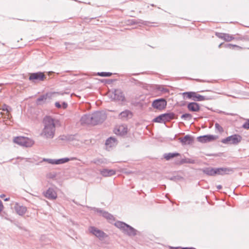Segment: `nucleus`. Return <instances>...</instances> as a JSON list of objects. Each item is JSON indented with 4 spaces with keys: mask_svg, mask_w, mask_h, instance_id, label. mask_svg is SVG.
I'll use <instances>...</instances> for the list:
<instances>
[{
    "mask_svg": "<svg viewBox=\"0 0 249 249\" xmlns=\"http://www.w3.org/2000/svg\"><path fill=\"white\" fill-rule=\"evenodd\" d=\"M102 113L100 112H97L92 115H88L83 116L81 121L82 124H96L101 122V117Z\"/></svg>",
    "mask_w": 249,
    "mask_h": 249,
    "instance_id": "f257e3e1",
    "label": "nucleus"
},
{
    "mask_svg": "<svg viewBox=\"0 0 249 249\" xmlns=\"http://www.w3.org/2000/svg\"><path fill=\"white\" fill-rule=\"evenodd\" d=\"M59 126L60 123L58 120L48 117V139L53 137L56 128Z\"/></svg>",
    "mask_w": 249,
    "mask_h": 249,
    "instance_id": "f03ea898",
    "label": "nucleus"
},
{
    "mask_svg": "<svg viewBox=\"0 0 249 249\" xmlns=\"http://www.w3.org/2000/svg\"><path fill=\"white\" fill-rule=\"evenodd\" d=\"M182 95L184 98L186 97L188 99H192L195 101H203L211 99V98L209 97L202 96L197 92L194 91L184 92L182 93Z\"/></svg>",
    "mask_w": 249,
    "mask_h": 249,
    "instance_id": "7ed1b4c3",
    "label": "nucleus"
},
{
    "mask_svg": "<svg viewBox=\"0 0 249 249\" xmlns=\"http://www.w3.org/2000/svg\"><path fill=\"white\" fill-rule=\"evenodd\" d=\"M14 142L19 145L26 147H31L34 144V141L29 138L19 136L14 138Z\"/></svg>",
    "mask_w": 249,
    "mask_h": 249,
    "instance_id": "20e7f679",
    "label": "nucleus"
},
{
    "mask_svg": "<svg viewBox=\"0 0 249 249\" xmlns=\"http://www.w3.org/2000/svg\"><path fill=\"white\" fill-rule=\"evenodd\" d=\"M242 139V138L240 135L235 134L222 139L221 142L224 144H237L241 141Z\"/></svg>",
    "mask_w": 249,
    "mask_h": 249,
    "instance_id": "39448f33",
    "label": "nucleus"
},
{
    "mask_svg": "<svg viewBox=\"0 0 249 249\" xmlns=\"http://www.w3.org/2000/svg\"><path fill=\"white\" fill-rule=\"evenodd\" d=\"M45 78V75L43 72H37L30 74L29 80L33 82L36 83L43 81Z\"/></svg>",
    "mask_w": 249,
    "mask_h": 249,
    "instance_id": "423d86ee",
    "label": "nucleus"
},
{
    "mask_svg": "<svg viewBox=\"0 0 249 249\" xmlns=\"http://www.w3.org/2000/svg\"><path fill=\"white\" fill-rule=\"evenodd\" d=\"M174 114L167 113L160 115L154 119V122L157 123H165L166 122L169 121L170 120L174 118Z\"/></svg>",
    "mask_w": 249,
    "mask_h": 249,
    "instance_id": "0eeeda50",
    "label": "nucleus"
},
{
    "mask_svg": "<svg viewBox=\"0 0 249 249\" xmlns=\"http://www.w3.org/2000/svg\"><path fill=\"white\" fill-rule=\"evenodd\" d=\"M108 94L112 99L114 100L123 101L124 99V97L120 90L116 89L114 91L109 92Z\"/></svg>",
    "mask_w": 249,
    "mask_h": 249,
    "instance_id": "6e6552de",
    "label": "nucleus"
},
{
    "mask_svg": "<svg viewBox=\"0 0 249 249\" xmlns=\"http://www.w3.org/2000/svg\"><path fill=\"white\" fill-rule=\"evenodd\" d=\"M167 105V102L163 99H157L153 101L152 106L154 108L159 110H162Z\"/></svg>",
    "mask_w": 249,
    "mask_h": 249,
    "instance_id": "1a4fd4ad",
    "label": "nucleus"
},
{
    "mask_svg": "<svg viewBox=\"0 0 249 249\" xmlns=\"http://www.w3.org/2000/svg\"><path fill=\"white\" fill-rule=\"evenodd\" d=\"M216 139L217 137L212 135H204L197 138L198 141L202 143L213 141Z\"/></svg>",
    "mask_w": 249,
    "mask_h": 249,
    "instance_id": "9d476101",
    "label": "nucleus"
},
{
    "mask_svg": "<svg viewBox=\"0 0 249 249\" xmlns=\"http://www.w3.org/2000/svg\"><path fill=\"white\" fill-rule=\"evenodd\" d=\"M89 231L98 238H104L107 236L105 233L94 227H89Z\"/></svg>",
    "mask_w": 249,
    "mask_h": 249,
    "instance_id": "9b49d317",
    "label": "nucleus"
},
{
    "mask_svg": "<svg viewBox=\"0 0 249 249\" xmlns=\"http://www.w3.org/2000/svg\"><path fill=\"white\" fill-rule=\"evenodd\" d=\"M114 132L118 135H124L127 132V128L124 125H120L114 129Z\"/></svg>",
    "mask_w": 249,
    "mask_h": 249,
    "instance_id": "f8f14e48",
    "label": "nucleus"
},
{
    "mask_svg": "<svg viewBox=\"0 0 249 249\" xmlns=\"http://www.w3.org/2000/svg\"><path fill=\"white\" fill-rule=\"evenodd\" d=\"M14 209L17 214L19 215H23L27 211V208L26 207L20 205L18 203H16L14 206Z\"/></svg>",
    "mask_w": 249,
    "mask_h": 249,
    "instance_id": "ddd939ff",
    "label": "nucleus"
},
{
    "mask_svg": "<svg viewBox=\"0 0 249 249\" xmlns=\"http://www.w3.org/2000/svg\"><path fill=\"white\" fill-rule=\"evenodd\" d=\"M216 36L226 41L229 42L233 40L234 37L231 35L226 33H218Z\"/></svg>",
    "mask_w": 249,
    "mask_h": 249,
    "instance_id": "4468645a",
    "label": "nucleus"
},
{
    "mask_svg": "<svg viewBox=\"0 0 249 249\" xmlns=\"http://www.w3.org/2000/svg\"><path fill=\"white\" fill-rule=\"evenodd\" d=\"M187 108L190 111L198 112L200 110V106L196 102H191L188 104Z\"/></svg>",
    "mask_w": 249,
    "mask_h": 249,
    "instance_id": "2eb2a0df",
    "label": "nucleus"
},
{
    "mask_svg": "<svg viewBox=\"0 0 249 249\" xmlns=\"http://www.w3.org/2000/svg\"><path fill=\"white\" fill-rule=\"evenodd\" d=\"M232 170L228 168H215V175H224L228 174Z\"/></svg>",
    "mask_w": 249,
    "mask_h": 249,
    "instance_id": "dca6fc26",
    "label": "nucleus"
},
{
    "mask_svg": "<svg viewBox=\"0 0 249 249\" xmlns=\"http://www.w3.org/2000/svg\"><path fill=\"white\" fill-rule=\"evenodd\" d=\"M43 124H44V128L42 131L39 133V136L41 137L46 138L47 137V116L43 118Z\"/></svg>",
    "mask_w": 249,
    "mask_h": 249,
    "instance_id": "f3484780",
    "label": "nucleus"
},
{
    "mask_svg": "<svg viewBox=\"0 0 249 249\" xmlns=\"http://www.w3.org/2000/svg\"><path fill=\"white\" fill-rule=\"evenodd\" d=\"M179 140L183 144H189L193 142L192 137L188 135H186L183 138H180Z\"/></svg>",
    "mask_w": 249,
    "mask_h": 249,
    "instance_id": "a211bd4d",
    "label": "nucleus"
},
{
    "mask_svg": "<svg viewBox=\"0 0 249 249\" xmlns=\"http://www.w3.org/2000/svg\"><path fill=\"white\" fill-rule=\"evenodd\" d=\"M47 100V93L44 94L39 96L36 101V103L37 105H41L46 102Z\"/></svg>",
    "mask_w": 249,
    "mask_h": 249,
    "instance_id": "6ab92c4d",
    "label": "nucleus"
},
{
    "mask_svg": "<svg viewBox=\"0 0 249 249\" xmlns=\"http://www.w3.org/2000/svg\"><path fill=\"white\" fill-rule=\"evenodd\" d=\"M101 173L105 177H109L115 175L116 172L112 169H104L101 171Z\"/></svg>",
    "mask_w": 249,
    "mask_h": 249,
    "instance_id": "aec40b11",
    "label": "nucleus"
},
{
    "mask_svg": "<svg viewBox=\"0 0 249 249\" xmlns=\"http://www.w3.org/2000/svg\"><path fill=\"white\" fill-rule=\"evenodd\" d=\"M57 197V194L53 189L50 188L48 190V198L54 199Z\"/></svg>",
    "mask_w": 249,
    "mask_h": 249,
    "instance_id": "412c9836",
    "label": "nucleus"
},
{
    "mask_svg": "<svg viewBox=\"0 0 249 249\" xmlns=\"http://www.w3.org/2000/svg\"><path fill=\"white\" fill-rule=\"evenodd\" d=\"M116 144L117 142L115 139L112 137L108 139L106 142V144L109 147L114 146L116 145Z\"/></svg>",
    "mask_w": 249,
    "mask_h": 249,
    "instance_id": "4be33fe9",
    "label": "nucleus"
},
{
    "mask_svg": "<svg viewBox=\"0 0 249 249\" xmlns=\"http://www.w3.org/2000/svg\"><path fill=\"white\" fill-rule=\"evenodd\" d=\"M180 156V154L178 153H168L164 155V158L166 160H168L174 158V157Z\"/></svg>",
    "mask_w": 249,
    "mask_h": 249,
    "instance_id": "5701e85b",
    "label": "nucleus"
},
{
    "mask_svg": "<svg viewBox=\"0 0 249 249\" xmlns=\"http://www.w3.org/2000/svg\"><path fill=\"white\" fill-rule=\"evenodd\" d=\"M205 173L206 174H207L209 176H215V168H207L205 170Z\"/></svg>",
    "mask_w": 249,
    "mask_h": 249,
    "instance_id": "b1692460",
    "label": "nucleus"
},
{
    "mask_svg": "<svg viewBox=\"0 0 249 249\" xmlns=\"http://www.w3.org/2000/svg\"><path fill=\"white\" fill-rule=\"evenodd\" d=\"M68 161H69V159H59V160L55 161V162H53L51 160H48V162H49L50 163H55V164H62V163H63L66 162H67Z\"/></svg>",
    "mask_w": 249,
    "mask_h": 249,
    "instance_id": "393cba45",
    "label": "nucleus"
},
{
    "mask_svg": "<svg viewBox=\"0 0 249 249\" xmlns=\"http://www.w3.org/2000/svg\"><path fill=\"white\" fill-rule=\"evenodd\" d=\"M55 106L58 108H63V109H66L68 107V104L66 102H63L61 105L59 102H56L55 103Z\"/></svg>",
    "mask_w": 249,
    "mask_h": 249,
    "instance_id": "a878e982",
    "label": "nucleus"
},
{
    "mask_svg": "<svg viewBox=\"0 0 249 249\" xmlns=\"http://www.w3.org/2000/svg\"><path fill=\"white\" fill-rule=\"evenodd\" d=\"M124 230L127 231V232L129 235H135L136 234L135 230L128 225L126 226V228H125Z\"/></svg>",
    "mask_w": 249,
    "mask_h": 249,
    "instance_id": "bb28decb",
    "label": "nucleus"
},
{
    "mask_svg": "<svg viewBox=\"0 0 249 249\" xmlns=\"http://www.w3.org/2000/svg\"><path fill=\"white\" fill-rule=\"evenodd\" d=\"M225 47L230 49H233L235 48H237L238 50H240L242 49V47H241L239 46H237L236 45L231 44H228L226 45Z\"/></svg>",
    "mask_w": 249,
    "mask_h": 249,
    "instance_id": "cd10ccee",
    "label": "nucleus"
},
{
    "mask_svg": "<svg viewBox=\"0 0 249 249\" xmlns=\"http://www.w3.org/2000/svg\"><path fill=\"white\" fill-rule=\"evenodd\" d=\"M1 109L3 111H6L7 113L10 112L12 110V108L6 104H4L2 106Z\"/></svg>",
    "mask_w": 249,
    "mask_h": 249,
    "instance_id": "c85d7f7f",
    "label": "nucleus"
},
{
    "mask_svg": "<svg viewBox=\"0 0 249 249\" xmlns=\"http://www.w3.org/2000/svg\"><path fill=\"white\" fill-rule=\"evenodd\" d=\"M131 115V114L129 111H123L121 113L120 116L122 118H125V117H128Z\"/></svg>",
    "mask_w": 249,
    "mask_h": 249,
    "instance_id": "c756f323",
    "label": "nucleus"
},
{
    "mask_svg": "<svg viewBox=\"0 0 249 249\" xmlns=\"http://www.w3.org/2000/svg\"><path fill=\"white\" fill-rule=\"evenodd\" d=\"M115 225L119 228H122L124 229H125V228H126V226H127L125 224L122 223V222H118L116 223L115 224Z\"/></svg>",
    "mask_w": 249,
    "mask_h": 249,
    "instance_id": "7c9ffc66",
    "label": "nucleus"
},
{
    "mask_svg": "<svg viewBox=\"0 0 249 249\" xmlns=\"http://www.w3.org/2000/svg\"><path fill=\"white\" fill-rule=\"evenodd\" d=\"M215 127L219 132L222 133L223 132V127L218 123L215 124Z\"/></svg>",
    "mask_w": 249,
    "mask_h": 249,
    "instance_id": "2f4dec72",
    "label": "nucleus"
},
{
    "mask_svg": "<svg viewBox=\"0 0 249 249\" xmlns=\"http://www.w3.org/2000/svg\"><path fill=\"white\" fill-rule=\"evenodd\" d=\"M192 118V116L189 113H185L181 116V118L184 119H191Z\"/></svg>",
    "mask_w": 249,
    "mask_h": 249,
    "instance_id": "473e14b6",
    "label": "nucleus"
},
{
    "mask_svg": "<svg viewBox=\"0 0 249 249\" xmlns=\"http://www.w3.org/2000/svg\"><path fill=\"white\" fill-rule=\"evenodd\" d=\"M169 249H196L193 247H186V248H182L181 247H169Z\"/></svg>",
    "mask_w": 249,
    "mask_h": 249,
    "instance_id": "72a5a7b5",
    "label": "nucleus"
},
{
    "mask_svg": "<svg viewBox=\"0 0 249 249\" xmlns=\"http://www.w3.org/2000/svg\"><path fill=\"white\" fill-rule=\"evenodd\" d=\"M98 75L101 76L108 77L110 76L111 75V73L109 72H102L98 73Z\"/></svg>",
    "mask_w": 249,
    "mask_h": 249,
    "instance_id": "f704fd0d",
    "label": "nucleus"
},
{
    "mask_svg": "<svg viewBox=\"0 0 249 249\" xmlns=\"http://www.w3.org/2000/svg\"><path fill=\"white\" fill-rule=\"evenodd\" d=\"M243 127L246 129H249V120H248L243 125Z\"/></svg>",
    "mask_w": 249,
    "mask_h": 249,
    "instance_id": "c9c22d12",
    "label": "nucleus"
},
{
    "mask_svg": "<svg viewBox=\"0 0 249 249\" xmlns=\"http://www.w3.org/2000/svg\"><path fill=\"white\" fill-rule=\"evenodd\" d=\"M46 238V237L45 235H42L40 237V240L41 241H44V240H45Z\"/></svg>",
    "mask_w": 249,
    "mask_h": 249,
    "instance_id": "e433bc0d",
    "label": "nucleus"
},
{
    "mask_svg": "<svg viewBox=\"0 0 249 249\" xmlns=\"http://www.w3.org/2000/svg\"><path fill=\"white\" fill-rule=\"evenodd\" d=\"M105 216H106L107 218H110V217H112V215H110L107 213H105Z\"/></svg>",
    "mask_w": 249,
    "mask_h": 249,
    "instance_id": "4c0bfd02",
    "label": "nucleus"
},
{
    "mask_svg": "<svg viewBox=\"0 0 249 249\" xmlns=\"http://www.w3.org/2000/svg\"><path fill=\"white\" fill-rule=\"evenodd\" d=\"M3 208V205L1 201L0 200V212L2 211Z\"/></svg>",
    "mask_w": 249,
    "mask_h": 249,
    "instance_id": "58836bf2",
    "label": "nucleus"
},
{
    "mask_svg": "<svg viewBox=\"0 0 249 249\" xmlns=\"http://www.w3.org/2000/svg\"><path fill=\"white\" fill-rule=\"evenodd\" d=\"M43 195L44 196H45L46 197H47V191H44L43 192Z\"/></svg>",
    "mask_w": 249,
    "mask_h": 249,
    "instance_id": "ea45409f",
    "label": "nucleus"
},
{
    "mask_svg": "<svg viewBox=\"0 0 249 249\" xmlns=\"http://www.w3.org/2000/svg\"><path fill=\"white\" fill-rule=\"evenodd\" d=\"M53 72H52V71H49V72H48V76H51V75L52 74H53Z\"/></svg>",
    "mask_w": 249,
    "mask_h": 249,
    "instance_id": "a19ab883",
    "label": "nucleus"
},
{
    "mask_svg": "<svg viewBox=\"0 0 249 249\" xmlns=\"http://www.w3.org/2000/svg\"><path fill=\"white\" fill-rule=\"evenodd\" d=\"M9 199H10V198H9V197H7V198H5V199H4V200L5 201H7L9 200Z\"/></svg>",
    "mask_w": 249,
    "mask_h": 249,
    "instance_id": "79ce46f5",
    "label": "nucleus"
},
{
    "mask_svg": "<svg viewBox=\"0 0 249 249\" xmlns=\"http://www.w3.org/2000/svg\"><path fill=\"white\" fill-rule=\"evenodd\" d=\"M217 188L218 189H220L222 188V186L221 185H218L217 186Z\"/></svg>",
    "mask_w": 249,
    "mask_h": 249,
    "instance_id": "37998d69",
    "label": "nucleus"
},
{
    "mask_svg": "<svg viewBox=\"0 0 249 249\" xmlns=\"http://www.w3.org/2000/svg\"><path fill=\"white\" fill-rule=\"evenodd\" d=\"M185 162H187V161H186V160H182L181 161V163H185Z\"/></svg>",
    "mask_w": 249,
    "mask_h": 249,
    "instance_id": "c03bdc74",
    "label": "nucleus"
},
{
    "mask_svg": "<svg viewBox=\"0 0 249 249\" xmlns=\"http://www.w3.org/2000/svg\"><path fill=\"white\" fill-rule=\"evenodd\" d=\"M4 196H5V195L3 194V195H1L0 196V197H1V198H2V197H4Z\"/></svg>",
    "mask_w": 249,
    "mask_h": 249,
    "instance_id": "a18cd8bd",
    "label": "nucleus"
},
{
    "mask_svg": "<svg viewBox=\"0 0 249 249\" xmlns=\"http://www.w3.org/2000/svg\"><path fill=\"white\" fill-rule=\"evenodd\" d=\"M42 161H47V159H45V158H44V159H43V160H42Z\"/></svg>",
    "mask_w": 249,
    "mask_h": 249,
    "instance_id": "49530a36",
    "label": "nucleus"
},
{
    "mask_svg": "<svg viewBox=\"0 0 249 249\" xmlns=\"http://www.w3.org/2000/svg\"><path fill=\"white\" fill-rule=\"evenodd\" d=\"M222 44H220L219 45V47L222 45Z\"/></svg>",
    "mask_w": 249,
    "mask_h": 249,
    "instance_id": "de8ad7c7",
    "label": "nucleus"
},
{
    "mask_svg": "<svg viewBox=\"0 0 249 249\" xmlns=\"http://www.w3.org/2000/svg\"><path fill=\"white\" fill-rule=\"evenodd\" d=\"M248 27H249V26H248Z\"/></svg>",
    "mask_w": 249,
    "mask_h": 249,
    "instance_id": "09e8293b",
    "label": "nucleus"
}]
</instances>
